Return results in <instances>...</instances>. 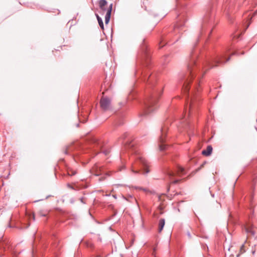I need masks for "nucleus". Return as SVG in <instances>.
Returning a JSON list of instances; mask_svg holds the SVG:
<instances>
[{
  "instance_id": "1",
  "label": "nucleus",
  "mask_w": 257,
  "mask_h": 257,
  "mask_svg": "<svg viewBox=\"0 0 257 257\" xmlns=\"http://www.w3.org/2000/svg\"><path fill=\"white\" fill-rule=\"evenodd\" d=\"M188 75H185L183 78V92L184 94H186L187 97L188 98V92L189 90L188 87L191 81L194 77V74L197 70L198 68L194 60H192L188 65Z\"/></svg>"
},
{
  "instance_id": "2",
  "label": "nucleus",
  "mask_w": 257,
  "mask_h": 257,
  "mask_svg": "<svg viewBox=\"0 0 257 257\" xmlns=\"http://www.w3.org/2000/svg\"><path fill=\"white\" fill-rule=\"evenodd\" d=\"M158 99V94L153 93L145 101V114H148L157 108V103Z\"/></svg>"
},
{
  "instance_id": "3",
  "label": "nucleus",
  "mask_w": 257,
  "mask_h": 257,
  "mask_svg": "<svg viewBox=\"0 0 257 257\" xmlns=\"http://www.w3.org/2000/svg\"><path fill=\"white\" fill-rule=\"evenodd\" d=\"M184 168L181 167H180V166H179L177 168V171L174 172V171H173L172 170H171L170 169H168L166 171V174H167V175L168 176L169 180H170V181H171V183H174V184H176V183H178L179 181V180H175L173 181V180H172V178L174 176H175V175L176 174H177L179 175H181L183 174H184Z\"/></svg>"
},
{
  "instance_id": "4",
  "label": "nucleus",
  "mask_w": 257,
  "mask_h": 257,
  "mask_svg": "<svg viewBox=\"0 0 257 257\" xmlns=\"http://www.w3.org/2000/svg\"><path fill=\"white\" fill-rule=\"evenodd\" d=\"M225 59V56L224 55H221L217 59H215L213 63V62H207L205 65L203 66V69L205 68L206 65H207L209 67V68L213 67L214 66H217L218 64H223L225 62H227L229 60L230 57L228 58L225 61L223 60Z\"/></svg>"
},
{
  "instance_id": "5",
  "label": "nucleus",
  "mask_w": 257,
  "mask_h": 257,
  "mask_svg": "<svg viewBox=\"0 0 257 257\" xmlns=\"http://www.w3.org/2000/svg\"><path fill=\"white\" fill-rule=\"evenodd\" d=\"M100 105L102 109L104 111L111 108V100L107 97H102L100 100Z\"/></svg>"
},
{
  "instance_id": "6",
  "label": "nucleus",
  "mask_w": 257,
  "mask_h": 257,
  "mask_svg": "<svg viewBox=\"0 0 257 257\" xmlns=\"http://www.w3.org/2000/svg\"><path fill=\"white\" fill-rule=\"evenodd\" d=\"M112 6L113 4H111L107 9L105 8V7H103L102 8H100L102 14H103L105 11H106V13L105 16V24H107L110 21L111 13L112 10Z\"/></svg>"
},
{
  "instance_id": "7",
  "label": "nucleus",
  "mask_w": 257,
  "mask_h": 257,
  "mask_svg": "<svg viewBox=\"0 0 257 257\" xmlns=\"http://www.w3.org/2000/svg\"><path fill=\"white\" fill-rule=\"evenodd\" d=\"M112 6L113 4H111L107 9L105 8V7H103L102 8H100L102 14H103L105 11H106V13L105 16V24H107L110 21L111 13L112 10Z\"/></svg>"
},
{
  "instance_id": "8",
  "label": "nucleus",
  "mask_w": 257,
  "mask_h": 257,
  "mask_svg": "<svg viewBox=\"0 0 257 257\" xmlns=\"http://www.w3.org/2000/svg\"><path fill=\"white\" fill-rule=\"evenodd\" d=\"M244 228L247 234H250L252 235H255V228L251 222L246 223L244 226Z\"/></svg>"
},
{
  "instance_id": "9",
  "label": "nucleus",
  "mask_w": 257,
  "mask_h": 257,
  "mask_svg": "<svg viewBox=\"0 0 257 257\" xmlns=\"http://www.w3.org/2000/svg\"><path fill=\"white\" fill-rule=\"evenodd\" d=\"M161 133L162 135L159 139V142L160 143L159 145V148L160 151H164L166 149V146L163 144L165 141V137L166 136L165 131L163 128L162 129Z\"/></svg>"
},
{
  "instance_id": "10",
  "label": "nucleus",
  "mask_w": 257,
  "mask_h": 257,
  "mask_svg": "<svg viewBox=\"0 0 257 257\" xmlns=\"http://www.w3.org/2000/svg\"><path fill=\"white\" fill-rule=\"evenodd\" d=\"M139 160L140 163L144 166V174H147L150 172V170L148 169L149 167V163L145 159V158L143 157H140L139 158Z\"/></svg>"
},
{
  "instance_id": "11",
  "label": "nucleus",
  "mask_w": 257,
  "mask_h": 257,
  "mask_svg": "<svg viewBox=\"0 0 257 257\" xmlns=\"http://www.w3.org/2000/svg\"><path fill=\"white\" fill-rule=\"evenodd\" d=\"M212 152V147L209 145L207 147L206 150H204L202 152V154L205 156H209L211 155Z\"/></svg>"
},
{
  "instance_id": "12",
  "label": "nucleus",
  "mask_w": 257,
  "mask_h": 257,
  "mask_svg": "<svg viewBox=\"0 0 257 257\" xmlns=\"http://www.w3.org/2000/svg\"><path fill=\"white\" fill-rule=\"evenodd\" d=\"M91 142L94 144L96 147L101 148L102 147V143L100 141L95 137H93L91 139Z\"/></svg>"
},
{
  "instance_id": "13",
  "label": "nucleus",
  "mask_w": 257,
  "mask_h": 257,
  "mask_svg": "<svg viewBox=\"0 0 257 257\" xmlns=\"http://www.w3.org/2000/svg\"><path fill=\"white\" fill-rule=\"evenodd\" d=\"M165 224V220L164 218H161L159 220V232H161L163 229V227Z\"/></svg>"
},
{
  "instance_id": "14",
  "label": "nucleus",
  "mask_w": 257,
  "mask_h": 257,
  "mask_svg": "<svg viewBox=\"0 0 257 257\" xmlns=\"http://www.w3.org/2000/svg\"><path fill=\"white\" fill-rule=\"evenodd\" d=\"M96 17L97 18V20L98 21V23L99 24L100 27L101 28V29L102 30H103L104 29V25H103L102 20L97 14H96Z\"/></svg>"
},
{
  "instance_id": "15",
  "label": "nucleus",
  "mask_w": 257,
  "mask_h": 257,
  "mask_svg": "<svg viewBox=\"0 0 257 257\" xmlns=\"http://www.w3.org/2000/svg\"><path fill=\"white\" fill-rule=\"evenodd\" d=\"M107 4V2L106 0H99L98 2V5L99 8H101L103 7H105Z\"/></svg>"
},
{
  "instance_id": "16",
  "label": "nucleus",
  "mask_w": 257,
  "mask_h": 257,
  "mask_svg": "<svg viewBox=\"0 0 257 257\" xmlns=\"http://www.w3.org/2000/svg\"><path fill=\"white\" fill-rule=\"evenodd\" d=\"M38 214L41 216H46L48 214V211L46 210H40L38 212Z\"/></svg>"
},
{
  "instance_id": "17",
  "label": "nucleus",
  "mask_w": 257,
  "mask_h": 257,
  "mask_svg": "<svg viewBox=\"0 0 257 257\" xmlns=\"http://www.w3.org/2000/svg\"><path fill=\"white\" fill-rule=\"evenodd\" d=\"M245 252V246H244V244H243L241 245V246H240V253L238 254L237 255V257H238L240 254H242Z\"/></svg>"
},
{
  "instance_id": "18",
  "label": "nucleus",
  "mask_w": 257,
  "mask_h": 257,
  "mask_svg": "<svg viewBox=\"0 0 257 257\" xmlns=\"http://www.w3.org/2000/svg\"><path fill=\"white\" fill-rule=\"evenodd\" d=\"M76 173H77V172L75 170L71 169V170H69L68 171V175L71 176L75 175V174H76Z\"/></svg>"
},
{
  "instance_id": "19",
  "label": "nucleus",
  "mask_w": 257,
  "mask_h": 257,
  "mask_svg": "<svg viewBox=\"0 0 257 257\" xmlns=\"http://www.w3.org/2000/svg\"><path fill=\"white\" fill-rule=\"evenodd\" d=\"M146 46L145 45H144L143 46H142V50L143 51H144V54L145 55V56H146V57L148 59H149V56L147 54V52L146 51Z\"/></svg>"
},
{
  "instance_id": "20",
  "label": "nucleus",
  "mask_w": 257,
  "mask_h": 257,
  "mask_svg": "<svg viewBox=\"0 0 257 257\" xmlns=\"http://www.w3.org/2000/svg\"><path fill=\"white\" fill-rule=\"evenodd\" d=\"M135 188L138 190H143L144 192H147L148 190L146 188H143L140 187H135Z\"/></svg>"
},
{
  "instance_id": "21",
  "label": "nucleus",
  "mask_w": 257,
  "mask_h": 257,
  "mask_svg": "<svg viewBox=\"0 0 257 257\" xmlns=\"http://www.w3.org/2000/svg\"><path fill=\"white\" fill-rule=\"evenodd\" d=\"M157 250V248L156 247H155L154 248H153V255H155V252H156V251Z\"/></svg>"
},
{
  "instance_id": "22",
  "label": "nucleus",
  "mask_w": 257,
  "mask_h": 257,
  "mask_svg": "<svg viewBox=\"0 0 257 257\" xmlns=\"http://www.w3.org/2000/svg\"><path fill=\"white\" fill-rule=\"evenodd\" d=\"M193 99L194 98H191V102H190V108L191 107V106L193 104Z\"/></svg>"
},
{
  "instance_id": "23",
  "label": "nucleus",
  "mask_w": 257,
  "mask_h": 257,
  "mask_svg": "<svg viewBox=\"0 0 257 257\" xmlns=\"http://www.w3.org/2000/svg\"><path fill=\"white\" fill-rule=\"evenodd\" d=\"M132 172H134L135 174H137L139 173V171H135L133 169H132Z\"/></svg>"
},
{
  "instance_id": "24",
  "label": "nucleus",
  "mask_w": 257,
  "mask_h": 257,
  "mask_svg": "<svg viewBox=\"0 0 257 257\" xmlns=\"http://www.w3.org/2000/svg\"><path fill=\"white\" fill-rule=\"evenodd\" d=\"M68 187L72 189H74V188L69 184L68 185Z\"/></svg>"
},
{
  "instance_id": "25",
  "label": "nucleus",
  "mask_w": 257,
  "mask_h": 257,
  "mask_svg": "<svg viewBox=\"0 0 257 257\" xmlns=\"http://www.w3.org/2000/svg\"><path fill=\"white\" fill-rule=\"evenodd\" d=\"M103 153L105 154V155H107L108 154V152L105 151L103 152Z\"/></svg>"
},
{
  "instance_id": "26",
  "label": "nucleus",
  "mask_w": 257,
  "mask_h": 257,
  "mask_svg": "<svg viewBox=\"0 0 257 257\" xmlns=\"http://www.w3.org/2000/svg\"><path fill=\"white\" fill-rule=\"evenodd\" d=\"M64 153L65 154H67V150L66 149L64 151Z\"/></svg>"
},
{
  "instance_id": "27",
  "label": "nucleus",
  "mask_w": 257,
  "mask_h": 257,
  "mask_svg": "<svg viewBox=\"0 0 257 257\" xmlns=\"http://www.w3.org/2000/svg\"><path fill=\"white\" fill-rule=\"evenodd\" d=\"M32 217H33V220H35V215H34V214H32Z\"/></svg>"
},
{
  "instance_id": "28",
  "label": "nucleus",
  "mask_w": 257,
  "mask_h": 257,
  "mask_svg": "<svg viewBox=\"0 0 257 257\" xmlns=\"http://www.w3.org/2000/svg\"><path fill=\"white\" fill-rule=\"evenodd\" d=\"M252 253H253V254H254V252H255V251H254V250H253V251H252Z\"/></svg>"
},
{
  "instance_id": "29",
  "label": "nucleus",
  "mask_w": 257,
  "mask_h": 257,
  "mask_svg": "<svg viewBox=\"0 0 257 257\" xmlns=\"http://www.w3.org/2000/svg\"><path fill=\"white\" fill-rule=\"evenodd\" d=\"M122 168H123V167H122L120 169V171H121V169H122Z\"/></svg>"
}]
</instances>
